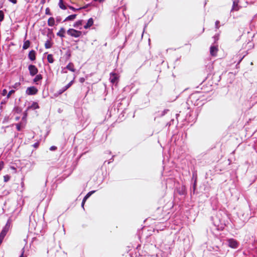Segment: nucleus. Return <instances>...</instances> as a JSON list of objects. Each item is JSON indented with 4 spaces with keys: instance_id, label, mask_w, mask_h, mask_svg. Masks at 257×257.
I'll return each instance as SVG.
<instances>
[{
    "instance_id": "f257e3e1",
    "label": "nucleus",
    "mask_w": 257,
    "mask_h": 257,
    "mask_svg": "<svg viewBox=\"0 0 257 257\" xmlns=\"http://www.w3.org/2000/svg\"><path fill=\"white\" fill-rule=\"evenodd\" d=\"M67 33L69 36L74 38H78L82 35V32L81 31L72 28L68 29Z\"/></svg>"
},
{
    "instance_id": "f03ea898",
    "label": "nucleus",
    "mask_w": 257,
    "mask_h": 257,
    "mask_svg": "<svg viewBox=\"0 0 257 257\" xmlns=\"http://www.w3.org/2000/svg\"><path fill=\"white\" fill-rule=\"evenodd\" d=\"M38 90L35 87H28L26 90V93L28 95H34L37 93Z\"/></svg>"
},
{
    "instance_id": "7ed1b4c3",
    "label": "nucleus",
    "mask_w": 257,
    "mask_h": 257,
    "mask_svg": "<svg viewBox=\"0 0 257 257\" xmlns=\"http://www.w3.org/2000/svg\"><path fill=\"white\" fill-rule=\"evenodd\" d=\"M30 73L32 76H34L38 73V69L34 65H31L29 66Z\"/></svg>"
},
{
    "instance_id": "20e7f679",
    "label": "nucleus",
    "mask_w": 257,
    "mask_h": 257,
    "mask_svg": "<svg viewBox=\"0 0 257 257\" xmlns=\"http://www.w3.org/2000/svg\"><path fill=\"white\" fill-rule=\"evenodd\" d=\"M228 245L231 248H236L238 246V243L237 241L233 239H229L228 240Z\"/></svg>"
},
{
    "instance_id": "39448f33",
    "label": "nucleus",
    "mask_w": 257,
    "mask_h": 257,
    "mask_svg": "<svg viewBox=\"0 0 257 257\" xmlns=\"http://www.w3.org/2000/svg\"><path fill=\"white\" fill-rule=\"evenodd\" d=\"M93 19L92 18H90L87 21V22L85 25L84 26V28L85 29L89 28L91 26H92L93 24Z\"/></svg>"
},
{
    "instance_id": "423d86ee",
    "label": "nucleus",
    "mask_w": 257,
    "mask_h": 257,
    "mask_svg": "<svg viewBox=\"0 0 257 257\" xmlns=\"http://www.w3.org/2000/svg\"><path fill=\"white\" fill-rule=\"evenodd\" d=\"M9 229V226L8 224H7L5 227L3 229L2 231L0 233V235L3 237L4 238L6 236Z\"/></svg>"
},
{
    "instance_id": "0eeeda50",
    "label": "nucleus",
    "mask_w": 257,
    "mask_h": 257,
    "mask_svg": "<svg viewBox=\"0 0 257 257\" xmlns=\"http://www.w3.org/2000/svg\"><path fill=\"white\" fill-rule=\"evenodd\" d=\"M218 51L217 47L214 46H211L210 49V53L212 56H215Z\"/></svg>"
},
{
    "instance_id": "6e6552de",
    "label": "nucleus",
    "mask_w": 257,
    "mask_h": 257,
    "mask_svg": "<svg viewBox=\"0 0 257 257\" xmlns=\"http://www.w3.org/2000/svg\"><path fill=\"white\" fill-rule=\"evenodd\" d=\"M39 106L38 104L36 102H33L32 104L28 107L27 110H28L29 109H36L39 108Z\"/></svg>"
},
{
    "instance_id": "1a4fd4ad",
    "label": "nucleus",
    "mask_w": 257,
    "mask_h": 257,
    "mask_svg": "<svg viewBox=\"0 0 257 257\" xmlns=\"http://www.w3.org/2000/svg\"><path fill=\"white\" fill-rule=\"evenodd\" d=\"M117 79H118V77L116 74L112 73L111 74L110 77V80L112 83H115L117 82Z\"/></svg>"
},
{
    "instance_id": "9d476101",
    "label": "nucleus",
    "mask_w": 257,
    "mask_h": 257,
    "mask_svg": "<svg viewBox=\"0 0 257 257\" xmlns=\"http://www.w3.org/2000/svg\"><path fill=\"white\" fill-rule=\"evenodd\" d=\"M95 192V191H92L91 192H89L87 194V195L85 196L82 202V206L83 207L84 204L85 203V202L86 200Z\"/></svg>"
},
{
    "instance_id": "9b49d317",
    "label": "nucleus",
    "mask_w": 257,
    "mask_h": 257,
    "mask_svg": "<svg viewBox=\"0 0 257 257\" xmlns=\"http://www.w3.org/2000/svg\"><path fill=\"white\" fill-rule=\"evenodd\" d=\"M65 33V29L63 28H61L59 31L57 33V35L61 38L64 37V34Z\"/></svg>"
},
{
    "instance_id": "f8f14e48",
    "label": "nucleus",
    "mask_w": 257,
    "mask_h": 257,
    "mask_svg": "<svg viewBox=\"0 0 257 257\" xmlns=\"http://www.w3.org/2000/svg\"><path fill=\"white\" fill-rule=\"evenodd\" d=\"M83 23V20H79L75 22L73 25L74 28H78L82 26Z\"/></svg>"
},
{
    "instance_id": "ddd939ff",
    "label": "nucleus",
    "mask_w": 257,
    "mask_h": 257,
    "mask_svg": "<svg viewBox=\"0 0 257 257\" xmlns=\"http://www.w3.org/2000/svg\"><path fill=\"white\" fill-rule=\"evenodd\" d=\"M238 0H233V4L232 8V10L237 11L238 10Z\"/></svg>"
},
{
    "instance_id": "4468645a",
    "label": "nucleus",
    "mask_w": 257,
    "mask_h": 257,
    "mask_svg": "<svg viewBox=\"0 0 257 257\" xmlns=\"http://www.w3.org/2000/svg\"><path fill=\"white\" fill-rule=\"evenodd\" d=\"M76 14L70 15L65 18L64 21H73L76 18Z\"/></svg>"
},
{
    "instance_id": "2eb2a0df",
    "label": "nucleus",
    "mask_w": 257,
    "mask_h": 257,
    "mask_svg": "<svg viewBox=\"0 0 257 257\" xmlns=\"http://www.w3.org/2000/svg\"><path fill=\"white\" fill-rule=\"evenodd\" d=\"M29 57L31 60H34L35 59V53L34 51H31L29 52Z\"/></svg>"
},
{
    "instance_id": "dca6fc26",
    "label": "nucleus",
    "mask_w": 257,
    "mask_h": 257,
    "mask_svg": "<svg viewBox=\"0 0 257 257\" xmlns=\"http://www.w3.org/2000/svg\"><path fill=\"white\" fill-rule=\"evenodd\" d=\"M66 68L68 69L69 70L72 71V72H74L75 71V69L74 68V65L71 63H69L67 65V66H66Z\"/></svg>"
},
{
    "instance_id": "f3484780",
    "label": "nucleus",
    "mask_w": 257,
    "mask_h": 257,
    "mask_svg": "<svg viewBox=\"0 0 257 257\" xmlns=\"http://www.w3.org/2000/svg\"><path fill=\"white\" fill-rule=\"evenodd\" d=\"M48 24L49 26H53L55 24L54 19L52 17L50 18L48 21Z\"/></svg>"
},
{
    "instance_id": "a211bd4d",
    "label": "nucleus",
    "mask_w": 257,
    "mask_h": 257,
    "mask_svg": "<svg viewBox=\"0 0 257 257\" xmlns=\"http://www.w3.org/2000/svg\"><path fill=\"white\" fill-rule=\"evenodd\" d=\"M30 43L29 41H28V40L26 41L24 43L23 48L24 49H28L30 46Z\"/></svg>"
},
{
    "instance_id": "6ab92c4d",
    "label": "nucleus",
    "mask_w": 257,
    "mask_h": 257,
    "mask_svg": "<svg viewBox=\"0 0 257 257\" xmlns=\"http://www.w3.org/2000/svg\"><path fill=\"white\" fill-rule=\"evenodd\" d=\"M47 60L49 63H53L54 61V60H53V57L52 55H51V54L48 55Z\"/></svg>"
},
{
    "instance_id": "aec40b11",
    "label": "nucleus",
    "mask_w": 257,
    "mask_h": 257,
    "mask_svg": "<svg viewBox=\"0 0 257 257\" xmlns=\"http://www.w3.org/2000/svg\"><path fill=\"white\" fill-rule=\"evenodd\" d=\"M42 79V75L39 74V75H37L35 78L34 79V81L35 82H37V81L41 80Z\"/></svg>"
},
{
    "instance_id": "412c9836",
    "label": "nucleus",
    "mask_w": 257,
    "mask_h": 257,
    "mask_svg": "<svg viewBox=\"0 0 257 257\" xmlns=\"http://www.w3.org/2000/svg\"><path fill=\"white\" fill-rule=\"evenodd\" d=\"M59 6L61 9H62L63 10L66 9V7L64 5L62 0H60L59 3Z\"/></svg>"
},
{
    "instance_id": "4be33fe9",
    "label": "nucleus",
    "mask_w": 257,
    "mask_h": 257,
    "mask_svg": "<svg viewBox=\"0 0 257 257\" xmlns=\"http://www.w3.org/2000/svg\"><path fill=\"white\" fill-rule=\"evenodd\" d=\"M73 83V80H72L71 81H70L66 86H65L63 91H65L68 88H69L72 85Z\"/></svg>"
},
{
    "instance_id": "5701e85b",
    "label": "nucleus",
    "mask_w": 257,
    "mask_h": 257,
    "mask_svg": "<svg viewBox=\"0 0 257 257\" xmlns=\"http://www.w3.org/2000/svg\"><path fill=\"white\" fill-rule=\"evenodd\" d=\"M46 48L49 49L52 46V44L50 41H47L45 44Z\"/></svg>"
},
{
    "instance_id": "b1692460",
    "label": "nucleus",
    "mask_w": 257,
    "mask_h": 257,
    "mask_svg": "<svg viewBox=\"0 0 257 257\" xmlns=\"http://www.w3.org/2000/svg\"><path fill=\"white\" fill-rule=\"evenodd\" d=\"M4 18V14L2 11H0V22H2Z\"/></svg>"
},
{
    "instance_id": "393cba45",
    "label": "nucleus",
    "mask_w": 257,
    "mask_h": 257,
    "mask_svg": "<svg viewBox=\"0 0 257 257\" xmlns=\"http://www.w3.org/2000/svg\"><path fill=\"white\" fill-rule=\"evenodd\" d=\"M4 181L7 182L10 179V176L6 175L4 176Z\"/></svg>"
},
{
    "instance_id": "a878e982",
    "label": "nucleus",
    "mask_w": 257,
    "mask_h": 257,
    "mask_svg": "<svg viewBox=\"0 0 257 257\" xmlns=\"http://www.w3.org/2000/svg\"><path fill=\"white\" fill-rule=\"evenodd\" d=\"M69 8L70 9L72 10L73 11H78V10L82 9V8L76 9V8H75L72 7V6H69Z\"/></svg>"
},
{
    "instance_id": "bb28decb",
    "label": "nucleus",
    "mask_w": 257,
    "mask_h": 257,
    "mask_svg": "<svg viewBox=\"0 0 257 257\" xmlns=\"http://www.w3.org/2000/svg\"><path fill=\"white\" fill-rule=\"evenodd\" d=\"M15 92V90H12L11 91H9V92L8 93V94H7V98H9L10 96Z\"/></svg>"
},
{
    "instance_id": "cd10ccee",
    "label": "nucleus",
    "mask_w": 257,
    "mask_h": 257,
    "mask_svg": "<svg viewBox=\"0 0 257 257\" xmlns=\"http://www.w3.org/2000/svg\"><path fill=\"white\" fill-rule=\"evenodd\" d=\"M7 94V90L6 89H4L3 91H2V94L3 95V96H5Z\"/></svg>"
},
{
    "instance_id": "c85d7f7f",
    "label": "nucleus",
    "mask_w": 257,
    "mask_h": 257,
    "mask_svg": "<svg viewBox=\"0 0 257 257\" xmlns=\"http://www.w3.org/2000/svg\"><path fill=\"white\" fill-rule=\"evenodd\" d=\"M4 165V163L3 162H0V171L3 168Z\"/></svg>"
},
{
    "instance_id": "c756f323",
    "label": "nucleus",
    "mask_w": 257,
    "mask_h": 257,
    "mask_svg": "<svg viewBox=\"0 0 257 257\" xmlns=\"http://www.w3.org/2000/svg\"><path fill=\"white\" fill-rule=\"evenodd\" d=\"M17 128L18 131L21 130V125L20 124H17Z\"/></svg>"
},
{
    "instance_id": "7c9ffc66",
    "label": "nucleus",
    "mask_w": 257,
    "mask_h": 257,
    "mask_svg": "<svg viewBox=\"0 0 257 257\" xmlns=\"http://www.w3.org/2000/svg\"><path fill=\"white\" fill-rule=\"evenodd\" d=\"M4 238L3 237L0 235V244L2 243Z\"/></svg>"
},
{
    "instance_id": "2f4dec72",
    "label": "nucleus",
    "mask_w": 257,
    "mask_h": 257,
    "mask_svg": "<svg viewBox=\"0 0 257 257\" xmlns=\"http://www.w3.org/2000/svg\"><path fill=\"white\" fill-rule=\"evenodd\" d=\"M9 1L13 4H16V3H17V0H9Z\"/></svg>"
},
{
    "instance_id": "473e14b6",
    "label": "nucleus",
    "mask_w": 257,
    "mask_h": 257,
    "mask_svg": "<svg viewBox=\"0 0 257 257\" xmlns=\"http://www.w3.org/2000/svg\"><path fill=\"white\" fill-rule=\"evenodd\" d=\"M84 80H85V79H84V78H81L80 79V81L81 83H83V82L84 81Z\"/></svg>"
},
{
    "instance_id": "72a5a7b5",
    "label": "nucleus",
    "mask_w": 257,
    "mask_h": 257,
    "mask_svg": "<svg viewBox=\"0 0 257 257\" xmlns=\"http://www.w3.org/2000/svg\"><path fill=\"white\" fill-rule=\"evenodd\" d=\"M24 249L23 248V252H22V254H21V256L20 257H25L24 256Z\"/></svg>"
},
{
    "instance_id": "f704fd0d",
    "label": "nucleus",
    "mask_w": 257,
    "mask_h": 257,
    "mask_svg": "<svg viewBox=\"0 0 257 257\" xmlns=\"http://www.w3.org/2000/svg\"><path fill=\"white\" fill-rule=\"evenodd\" d=\"M56 149V147L54 146L51 147L50 148L51 150H54Z\"/></svg>"
},
{
    "instance_id": "c9c22d12",
    "label": "nucleus",
    "mask_w": 257,
    "mask_h": 257,
    "mask_svg": "<svg viewBox=\"0 0 257 257\" xmlns=\"http://www.w3.org/2000/svg\"><path fill=\"white\" fill-rule=\"evenodd\" d=\"M218 24H219V22L218 21L216 22L215 25H216V26L217 28H218Z\"/></svg>"
},
{
    "instance_id": "e433bc0d",
    "label": "nucleus",
    "mask_w": 257,
    "mask_h": 257,
    "mask_svg": "<svg viewBox=\"0 0 257 257\" xmlns=\"http://www.w3.org/2000/svg\"><path fill=\"white\" fill-rule=\"evenodd\" d=\"M95 1H98L100 3L103 2L104 0H94Z\"/></svg>"
},
{
    "instance_id": "4c0bfd02",
    "label": "nucleus",
    "mask_w": 257,
    "mask_h": 257,
    "mask_svg": "<svg viewBox=\"0 0 257 257\" xmlns=\"http://www.w3.org/2000/svg\"><path fill=\"white\" fill-rule=\"evenodd\" d=\"M87 7V6H85V7H82V8H82V9H85V8H86Z\"/></svg>"
},
{
    "instance_id": "58836bf2",
    "label": "nucleus",
    "mask_w": 257,
    "mask_h": 257,
    "mask_svg": "<svg viewBox=\"0 0 257 257\" xmlns=\"http://www.w3.org/2000/svg\"><path fill=\"white\" fill-rule=\"evenodd\" d=\"M19 85H20V84H17V83L15 84V87H16L17 86H19Z\"/></svg>"
},
{
    "instance_id": "ea45409f",
    "label": "nucleus",
    "mask_w": 257,
    "mask_h": 257,
    "mask_svg": "<svg viewBox=\"0 0 257 257\" xmlns=\"http://www.w3.org/2000/svg\"><path fill=\"white\" fill-rule=\"evenodd\" d=\"M37 146V144H35V147H36Z\"/></svg>"
}]
</instances>
